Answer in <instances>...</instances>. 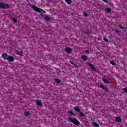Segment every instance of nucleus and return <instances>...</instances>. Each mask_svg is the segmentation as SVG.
<instances>
[{
  "instance_id": "7",
  "label": "nucleus",
  "mask_w": 127,
  "mask_h": 127,
  "mask_svg": "<svg viewBox=\"0 0 127 127\" xmlns=\"http://www.w3.org/2000/svg\"><path fill=\"white\" fill-rule=\"evenodd\" d=\"M81 58H82V60H84V61H86V60H87L88 59V57H87V56L85 55L82 56L81 57Z\"/></svg>"
},
{
  "instance_id": "16",
  "label": "nucleus",
  "mask_w": 127,
  "mask_h": 127,
  "mask_svg": "<svg viewBox=\"0 0 127 127\" xmlns=\"http://www.w3.org/2000/svg\"><path fill=\"white\" fill-rule=\"evenodd\" d=\"M55 81L57 84H59L60 83V80H59V79H56L55 80Z\"/></svg>"
},
{
  "instance_id": "10",
  "label": "nucleus",
  "mask_w": 127,
  "mask_h": 127,
  "mask_svg": "<svg viewBox=\"0 0 127 127\" xmlns=\"http://www.w3.org/2000/svg\"><path fill=\"white\" fill-rule=\"evenodd\" d=\"M66 2H67V3H68V4H71V3H72V1H71V0H64Z\"/></svg>"
},
{
  "instance_id": "6",
  "label": "nucleus",
  "mask_w": 127,
  "mask_h": 127,
  "mask_svg": "<svg viewBox=\"0 0 127 127\" xmlns=\"http://www.w3.org/2000/svg\"><path fill=\"white\" fill-rule=\"evenodd\" d=\"M2 57L3 58V59L6 60L7 59V57H8V56L5 53H4L2 55Z\"/></svg>"
},
{
  "instance_id": "23",
  "label": "nucleus",
  "mask_w": 127,
  "mask_h": 127,
  "mask_svg": "<svg viewBox=\"0 0 127 127\" xmlns=\"http://www.w3.org/2000/svg\"><path fill=\"white\" fill-rule=\"evenodd\" d=\"M79 115L81 116V117H84V114H83L82 112H80Z\"/></svg>"
},
{
  "instance_id": "28",
  "label": "nucleus",
  "mask_w": 127,
  "mask_h": 127,
  "mask_svg": "<svg viewBox=\"0 0 127 127\" xmlns=\"http://www.w3.org/2000/svg\"><path fill=\"white\" fill-rule=\"evenodd\" d=\"M100 87L102 89H105V87L103 85H101Z\"/></svg>"
},
{
  "instance_id": "30",
  "label": "nucleus",
  "mask_w": 127,
  "mask_h": 127,
  "mask_svg": "<svg viewBox=\"0 0 127 127\" xmlns=\"http://www.w3.org/2000/svg\"><path fill=\"white\" fill-rule=\"evenodd\" d=\"M103 0V1H104V2H107V1L105 0Z\"/></svg>"
},
{
  "instance_id": "4",
  "label": "nucleus",
  "mask_w": 127,
  "mask_h": 127,
  "mask_svg": "<svg viewBox=\"0 0 127 127\" xmlns=\"http://www.w3.org/2000/svg\"><path fill=\"white\" fill-rule=\"evenodd\" d=\"M7 60H8V61L12 62V61L14 60V58L13 57L8 56Z\"/></svg>"
},
{
  "instance_id": "2",
  "label": "nucleus",
  "mask_w": 127,
  "mask_h": 127,
  "mask_svg": "<svg viewBox=\"0 0 127 127\" xmlns=\"http://www.w3.org/2000/svg\"><path fill=\"white\" fill-rule=\"evenodd\" d=\"M31 7L32 8H33L34 10H35V11H36V12H44L45 13V11H42V9H39L37 7H35L34 5H31Z\"/></svg>"
},
{
  "instance_id": "9",
  "label": "nucleus",
  "mask_w": 127,
  "mask_h": 127,
  "mask_svg": "<svg viewBox=\"0 0 127 127\" xmlns=\"http://www.w3.org/2000/svg\"><path fill=\"white\" fill-rule=\"evenodd\" d=\"M36 103L38 106H40V105H41V101L40 100H36Z\"/></svg>"
},
{
  "instance_id": "5",
  "label": "nucleus",
  "mask_w": 127,
  "mask_h": 127,
  "mask_svg": "<svg viewBox=\"0 0 127 127\" xmlns=\"http://www.w3.org/2000/svg\"><path fill=\"white\" fill-rule=\"evenodd\" d=\"M87 65L89 67H90L92 70H95V68L94 67V66H93V65L90 63H87Z\"/></svg>"
},
{
  "instance_id": "14",
  "label": "nucleus",
  "mask_w": 127,
  "mask_h": 127,
  "mask_svg": "<svg viewBox=\"0 0 127 127\" xmlns=\"http://www.w3.org/2000/svg\"><path fill=\"white\" fill-rule=\"evenodd\" d=\"M25 116H30V113L28 112H26L24 113Z\"/></svg>"
},
{
  "instance_id": "26",
  "label": "nucleus",
  "mask_w": 127,
  "mask_h": 127,
  "mask_svg": "<svg viewBox=\"0 0 127 127\" xmlns=\"http://www.w3.org/2000/svg\"><path fill=\"white\" fill-rule=\"evenodd\" d=\"M124 92L127 94V88H125Z\"/></svg>"
},
{
  "instance_id": "11",
  "label": "nucleus",
  "mask_w": 127,
  "mask_h": 127,
  "mask_svg": "<svg viewBox=\"0 0 127 127\" xmlns=\"http://www.w3.org/2000/svg\"><path fill=\"white\" fill-rule=\"evenodd\" d=\"M122 120L121 119V118H120V117H116V122H121V121Z\"/></svg>"
},
{
  "instance_id": "12",
  "label": "nucleus",
  "mask_w": 127,
  "mask_h": 127,
  "mask_svg": "<svg viewBox=\"0 0 127 127\" xmlns=\"http://www.w3.org/2000/svg\"><path fill=\"white\" fill-rule=\"evenodd\" d=\"M92 124L93 125L94 127H99V124H98L97 123H96L95 122H93L92 123Z\"/></svg>"
},
{
  "instance_id": "3",
  "label": "nucleus",
  "mask_w": 127,
  "mask_h": 127,
  "mask_svg": "<svg viewBox=\"0 0 127 127\" xmlns=\"http://www.w3.org/2000/svg\"><path fill=\"white\" fill-rule=\"evenodd\" d=\"M7 7H9V5L8 4L4 5L3 3H0V8H6Z\"/></svg>"
},
{
  "instance_id": "8",
  "label": "nucleus",
  "mask_w": 127,
  "mask_h": 127,
  "mask_svg": "<svg viewBox=\"0 0 127 127\" xmlns=\"http://www.w3.org/2000/svg\"><path fill=\"white\" fill-rule=\"evenodd\" d=\"M66 51H67L68 52V53H70V52H71V51H72V49L70 48H66L65 49Z\"/></svg>"
},
{
  "instance_id": "17",
  "label": "nucleus",
  "mask_w": 127,
  "mask_h": 127,
  "mask_svg": "<svg viewBox=\"0 0 127 127\" xmlns=\"http://www.w3.org/2000/svg\"><path fill=\"white\" fill-rule=\"evenodd\" d=\"M45 19L46 20H47V21H49V17L46 16V17H45Z\"/></svg>"
},
{
  "instance_id": "13",
  "label": "nucleus",
  "mask_w": 127,
  "mask_h": 127,
  "mask_svg": "<svg viewBox=\"0 0 127 127\" xmlns=\"http://www.w3.org/2000/svg\"><path fill=\"white\" fill-rule=\"evenodd\" d=\"M103 81L104 83H105L106 84H108V80L106 78H103Z\"/></svg>"
},
{
  "instance_id": "25",
  "label": "nucleus",
  "mask_w": 127,
  "mask_h": 127,
  "mask_svg": "<svg viewBox=\"0 0 127 127\" xmlns=\"http://www.w3.org/2000/svg\"><path fill=\"white\" fill-rule=\"evenodd\" d=\"M83 15H84L86 17H87V16H88V14L86 13H84Z\"/></svg>"
},
{
  "instance_id": "29",
  "label": "nucleus",
  "mask_w": 127,
  "mask_h": 127,
  "mask_svg": "<svg viewBox=\"0 0 127 127\" xmlns=\"http://www.w3.org/2000/svg\"><path fill=\"white\" fill-rule=\"evenodd\" d=\"M85 52H86V53H89V51H88V50H86V51H85Z\"/></svg>"
},
{
  "instance_id": "22",
  "label": "nucleus",
  "mask_w": 127,
  "mask_h": 127,
  "mask_svg": "<svg viewBox=\"0 0 127 127\" xmlns=\"http://www.w3.org/2000/svg\"><path fill=\"white\" fill-rule=\"evenodd\" d=\"M111 64H112V65H113V66L115 65V63L114 62H110Z\"/></svg>"
},
{
  "instance_id": "20",
  "label": "nucleus",
  "mask_w": 127,
  "mask_h": 127,
  "mask_svg": "<svg viewBox=\"0 0 127 127\" xmlns=\"http://www.w3.org/2000/svg\"><path fill=\"white\" fill-rule=\"evenodd\" d=\"M75 111H76V112H80V109H79V108H74Z\"/></svg>"
},
{
  "instance_id": "24",
  "label": "nucleus",
  "mask_w": 127,
  "mask_h": 127,
  "mask_svg": "<svg viewBox=\"0 0 127 127\" xmlns=\"http://www.w3.org/2000/svg\"><path fill=\"white\" fill-rule=\"evenodd\" d=\"M120 28H121V29H125V27L123 26H119Z\"/></svg>"
},
{
  "instance_id": "19",
  "label": "nucleus",
  "mask_w": 127,
  "mask_h": 127,
  "mask_svg": "<svg viewBox=\"0 0 127 127\" xmlns=\"http://www.w3.org/2000/svg\"><path fill=\"white\" fill-rule=\"evenodd\" d=\"M68 113L70 114V116H74V113L72 111H69Z\"/></svg>"
},
{
  "instance_id": "15",
  "label": "nucleus",
  "mask_w": 127,
  "mask_h": 127,
  "mask_svg": "<svg viewBox=\"0 0 127 127\" xmlns=\"http://www.w3.org/2000/svg\"><path fill=\"white\" fill-rule=\"evenodd\" d=\"M105 11H106V12H111V10L110 8H107L105 9Z\"/></svg>"
},
{
  "instance_id": "21",
  "label": "nucleus",
  "mask_w": 127,
  "mask_h": 127,
  "mask_svg": "<svg viewBox=\"0 0 127 127\" xmlns=\"http://www.w3.org/2000/svg\"><path fill=\"white\" fill-rule=\"evenodd\" d=\"M103 40H104V41H105V42H108L109 41V40H108V39H107L106 38H104Z\"/></svg>"
},
{
  "instance_id": "18",
  "label": "nucleus",
  "mask_w": 127,
  "mask_h": 127,
  "mask_svg": "<svg viewBox=\"0 0 127 127\" xmlns=\"http://www.w3.org/2000/svg\"><path fill=\"white\" fill-rule=\"evenodd\" d=\"M23 53V52H22V51H21L20 52H18V54L21 56H22Z\"/></svg>"
},
{
  "instance_id": "1",
  "label": "nucleus",
  "mask_w": 127,
  "mask_h": 127,
  "mask_svg": "<svg viewBox=\"0 0 127 127\" xmlns=\"http://www.w3.org/2000/svg\"><path fill=\"white\" fill-rule=\"evenodd\" d=\"M68 121H70V122H71V123H73V124L76 125V126H79V125H80V122L78 121V120H77L76 118L71 119L68 118Z\"/></svg>"
},
{
  "instance_id": "27",
  "label": "nucleus",
  "mask_w": 127,
  "mask_h": 127,
  "mask_svg": "<svg viewBox=\"0 0 127 127\" xmlns=\"http://www.w3.org/2000/svg\"><path fill=\"white\" fill-rule=\"evenodd\" d=\"M12 20H13V21L14 22H16V21H17L16 19H14V18H13V19H12Z\"/></svg>"
}]
</instances>
